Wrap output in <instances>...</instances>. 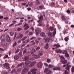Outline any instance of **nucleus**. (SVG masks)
<instances>
[{
	"instance_id": "obj_1",
	"label": "nucleus",
	"mask_w": 74,
	"mask_h": 74,
	"mask_svg": "<svg viewBox=\"0 0 74 74\" xmlns=\"http://www.w3.org/2000/svg\"><path fill=\"white\" fill-rule=\"evenodd\" d=\"M43 55V54L42 53L37 54L36 55H35L34 56V57L35 59H38L40 58V56H42Z\"/></svg>"
},
{
	"instance_id": "obj_2",
	"label": "nucleus",
	"mask_w": 74,
	"mask_h": 74,
	"mask_svg": "<svg viewBox=\"0 0 74 74\" xmlns=\"http://www.w3.org/2000/svg\"><path fill=\"white\" fill-rule=\"evenodd\" d=\"M3 66L4 67L6 68V69L8 70L10 69V66H9V64L8 63H6L3 64Z\"/></svg>"
},
{
	"instance_id": "obj_3",
	"label": "nucleus",
	"mask_w": 74,
	"mask_h": 74,
	"mask_svg": "<svg viewBox=\"0 0 74 74\" xmlns=\"http://www.w3.org/2000/svg\"><path fill=\"white\" fill-rule=\"evenodd\" d=\"M26 51L27 53H30L32 50H31V49H25L23 52V54H25L26 53Z\"/></svg>"
},
{
	"instance_id": "obj_4",
	"label": "nucleus",
	"mask_w": 74,
	"mask_h": 74,
	"mask_svg": "<svg viewBox=\"0 0 74 74\" xmlns=\"http://www.w3.org/2000/svg\"><path fill=\"white\" fill-rule=\"evenodd\" d=\"M23 27H24V28H25L24 29L25 30H27V29H28L29 27V26H28V24L25 23L23 26Z\"/></svg>"
},
{
	"instance_id": "obj_5",
	"label": "nucleus",
	"mask_w": 74,
	"mask_h": 74,
	"mask_svg": "<svg viewBox=\"0 0 74 74\" xmlns=\"http://www.w3.org/2000/svg\"><path fill=\"white\" fill-rule=\"evenodd\" d=\"M50 30L51 31H53V30H54V31L53 33V34L54 35V36H55V35L56 34V29H53L52 27H50Z\"/></svg>"
},
{
	"instance_id": "obj_6",
	"label": "nucleus",
	"mask_w": 74,
	"mask_h": 74,
	"mask_svg": "<svg viewBox=\"0 0 74 74\" xmlns=\"http://www.w3.org/2000/svg\"><path fill=\"white\" fill-rule=\"evenodd\" d=\"M29 68H25L23 70L22 72L24 73H26L28 72V71H29Z\"/></svg>"
},
{
	"instance_id": "obj_7",
	"label": "nucleus",
	"mask_w": 74,
	"mask_h": 74,
	"mask_svg": "<svg viewBox=\"0 0 74 74\" xmlns=\"http://www.w3.org/2000/svg\"><path fill=\"white\" fill-rule=\"evenodd\" d=\"M37 67L39 68H41L42 66V63L41 62H39L37 64Z\"/></svg>"
},
{
	"instance_id": "obj_8",
	"label": "nucleus",
	"mask_w": 74,
	"mask_h": 74,
	"mask_svg": "<svg viewBox=\"0 0 74 74\" xmlns=\"http://www.w3.org/2000/svg\"><path fill=\"white\" fill-rule=\"evenodd\" d=\"M0 40L1 41H5V36L2 35L0 37Z\"/></svg>"
},
{
	"instance_id": "obj_9",
	"label": "nucleus",
	"mask_w": 74,
	"mask_h": 74,
	"mask_svg": "<svg viewBox=\"0 0 74 74\" xmlns=\"http://www.w3.org/2000/svg\"><path fill=\"white\" fill-rule=\"evenodd\" d=\"M43 18V17L42 16H41L39 18V21H37V22H38V23H40L41 22H42V18Z\"/></svg>"
},
{
	"instance_id": "obj_10",
	"label": "nucleus",
	"mask_w": 74,
	"mask_h": 74,
	"mask_svg": "<svg viewBox=\"0 0 74 74\" xmlns=\"http://www.w3.org/2000/svg\"><path fill=\"white\" fill-rule=\"evenodd\" d=\"M34 52H36V50H35V49H32L31 53V55H32V56H34L35 55Z\"/></svg>"
},
{
	"instance_id": "obj_11",
	"label": "nucleus",
	"mask_w": 74,
	"mask_h": 74,
	"mask_svg": "<svg viewBox=\"0 0 74 74\" xmlns=\"http://www.w3.org/2000/svg\"><path fill=\"white\" fill-rule=\"evenodd\" d=\"M32 63L31 61L27 60L25 62V64L26 66L29 65L30 64Z\"/></svg>"
},
{
	"instance_id": "obj_12",
	"label": "nucleus",
	"mask_w": 74,
	"mask_h": 74,
	"mask_svg": "<svg viewBox=\"0 0 74 74\" xmlns=\"http://www.w3.org/2000/svg\"><path fill=\"white\" fill-rule=\"evenodd\" d=\"M37 61H34L32 62L29 65V67H32L36 64V63Z\"/></svg>"
},
{
	"instance_id": "obj_13",
	"label": "nucleus",
	"mask_w": 74,
	"mask_h": 74,
	"mask_svg": "<svg viewBox=\"0 0 74 74\" xmlns=\"http://www.w3.org/2000/svg\"><path fill=\"white\" fill-rule=\"evenodd\" d=\"M1 44L3 46H5L7 45V42L5 41V40L1 41Z\"/></svg>"
},
{
	"instance_id": "obj_14",
	"label": "nucleus",
	"mask_w": 74,
	"mask_h": 74,
	"mask_svg": "<svg viewBox=\"0 0 74 74\" xmlns=\"http://www.w3.org/2000/svg\"><path fill=\"white\" fill-rule=\"evenodd\" d=\"M18 35H19V36L16 37V38H22L23 36V34L21 33H19L18 34Z\"/></svg>"
},
{
	"instance_id": "obj_15",
	"label": "nucleus",
	"mask_w": 74,
	"mask_h": 74,
	"mask_svg": "<svg viewBox=\"0 0 74 74\" xmlns=\"http://www.w3.org/2000/svg\"><path fill=\"white\" fill-rule=\"evenodd\" d=\"M35 32H36V36L38 35V34L41 32V31L39 29H36L35 30Z\"/></svg>"
},
{
	"instance_id": "obj_16",
	"label": "nucleus",
	"mask_w": 74,
	"mask_h": 74,
	"mask_svg": "<svg viewBox=\"0 0 74 74\" xmlns=\"http://www.w3.org/2000/svg\"><path fill=\"white\" fill-rule=\"evenodd\" d=\"M37 69H31L30 71L32 73H35L36 71H37Z\"/></svg>"
},
{
	"instance_id": "obj_17",
	"label": "nucleus",
	"mask_w": 74,
	"mask_h": 74,
	"mask_svg": "<svg viewBox=\"0 0 74 74\" xmlns=\"http://www.w3.org/2000/svg\"><path fill=\"white\" fill-rule=\"evenodd\" d=\"M40 36L42 37H44L45 36V34L44 32H42L40 34Z\"/></svg>"
},
{
	"instance_id": "obj_18",
	"label": "nucleus",
	"mask_w": 74,
	"mask_h": 74,
	"mask_svg": "<svg viewBox=\"0 0 74 74\" xmlns=\"http://www.w3.org/2000/svg\"><path fill=\"white\" fill-rule=\"evenodd\" d=\"M6 40L7 42H10V41H11V39H10V37H9V36H7Z\"/></svg>"
},
{
	"instance_id": "obj_19",
	"label": "nucleus",
	"mask_w": 74,
	"mask_h": 74,
	"mask_svg": "<svg viewBox=\"0 0 74 74\" xmlns=\"http://www.w3.org/2000/svg\"><path fill=\"white\" fill-rule=\"evenodd\" d=\"M49 48V44L48 43H47L46 44L45 46V49H48Z\"/></svg>"
},
{
	"instance_id": "obj_20",
	"label": "nucleus",
	"mask_w": 74,
	"mask_h": 74,
	"mask_svg": "<svg viewBox=\"0 0 74 74\" xmlns=\"http://www.w3.org/2000/svg\"><path fill=\"white\" fill-rule=\"evenodd\" d=\"M24 64H25V63H24V62H22L18 64L17 66L18 67H19V66H22V65H24Z\"/></svg>"
},
{
	"instance_id": "obj_21",
	"label": "nucleus",
	"mask_w": 74,
	"mask_h": 74,
	"mask_svg": "<svg viewBox=\"0 0 74 74\" xmlns=\"http://www.w3.org/2000/svg\"><path fill=\"white\" fill-rule=\"evenodd\" d=\"M53 46L56 47V48H59L60 47V46L59 45L56 44L54 45Z\"/></svg>"
},
{
	"instance_id": "obj_22",
	"label": "nucleus",
	"mask_w": 74,
	"mask_h": 74,
	"mask_svg": "<svg viewBox=\"0 0 74 74\" xmlns=\"http://www.w3.org/2000/svg\"><path fill=\"white\" fill-rule=\"evenodd\" d=\"M49 71H49V70H48V68H46L45 69L44 73H46L47 72V73H49Z\"/></svg>"
},
{
	"instance_id": "obj_23",
	"label": "nucleus",
	"mask_w": 74,
	"mask_h": 74,
	"mask_svg": "<svg viewBox=\"0 0 74 74\" xmlns=\"http://www.w3.org/2000/svg\"><path fill=\"white\" fill-rule=\"evenodd\" d=\"M49 42V38H47L45 39V42Z\"/></svg>"
},
{
	"instance_id": "obj_24",
	"label": "nucleus",
	"mask_w": 74,
	"mask_h": 74,
	"mask_svg": "<svg viewBox=\"0 0 74 74\" xmlns=\"http://www.w3.org/2000/svg\"><path fill=\"white\" fill-rule=\"evenodd\" d=\"M67 63V61L66 60H64L62 62V64H66Z\"/></svg>"
},
{
	"instance_id": "obj_25",
	"label": "nucleus",
	"mask_w": 74,
	"mask_h": 74,
	"mask_svg": "<svg viewBox=\"0 0 74 74\" xmlns=\"http://www.w3.org/2000/svg\"><path fill=\"white\" fill-rule=\"evenodd\" d=\"M53 70H59L60 69L59 67H56L53 68Z\"/></svg>"
},
{
	"instance_id": "obj_26",
	"label": "nucleus",
	"mask_w": 74,
	"mask_h": 74,
	"mask_svg": "<svg viewBox=\"0 0 74 74\" xmlns=\"http://www.w3.org/2000/svg\"><path fill=\"white\" fill-rule=\"evenodd\" d=\"M30 41V40L28 39L27 40H25L23 42V43H27V42H29Z\"/></svg>"
},
{
	"instance_id": "obj_27",
	"label": "nucleus",
	"mask_w": 74,
	"mask_h": 74,
	"mask_svg": "<svg viewBox=\"0 0 74 74\" xmlns=\"http://www.w3.org/2000/svg\"><path fill=\"white\" fill-rule=\"evenodd\" d=\"M27 38V36H25L24 37H23L21 39V40L22 41H24L25 39H26Z\"/></svg>"
},
{
	"instance_id": "obj_28",
	"label": "nucleus",
	"mask_w": 74,
	"mask_h": 74,
	"mask_svg": "<svg viewBox=\"0 0 74 74\" xmlns=\"http://www.w3.org/2000/svg\"><path fill=\"white\" fill-rule=\"evenodd\" d=\"M14 59L15 60H18L19 59V57L17 56H15L14 57Z\"/></svg>"
},
{
	"instance_id": "obj_29",
	"label": "nucleus",
	"mask_w": 74,
	"mask_h": 74,
	"mask_svg": "<svg viewBox=\"0 0 74 74\" xmlns=\"http://www.w3.org/2000/svg\"><path fill=\"white\" fill-rule=\"evenodd\" d=\"M18 56H19V57H20V58H21V57H22V52L20 53L18 55Z\"/></svg>"
},
{
	"instance_id": "obj_30",
	"label": "nucleus",
	"mask_w": 74,
	"mask_h": 74,
	"mask_svg": "<svg viewBox=\"0 0 74 74\" xmlns=\"http://www.w3.org/2000/svg\"><path fill=\"white\" fill-rule=\"evenodd\" d=\"M54 66L52 65H49V68H51V69H52V68H53L54 67Z\"/></svg>"
},
{
	"instance_id": "obj_31",
	"label": "nucleus",
	"mask_w": 74,
	"mask_h": 74,
	"mask_svg": "<svg viewBox=\"0 0 74 74\" xmlns=\"http://www.w3.org/2000/svg\"><path fill=\"white\" fill-rule=\"evenodd\" d=\"M39 8L41 9H45V8H44V6L42 5H40L39 6Z\"/></svg>"
},
{
	"instance_id": "obj_32",
	"label": "nucleus",
	"mask_w": 74,
	"mask_h": 74,
	"mask_svg": "<svg viewBox=\"0 0 74 74\" xmlns=\"http://www.w3.org/2000/svg\"><path fill=\"white\" fill-rule=\"evenodd\" d=\"M67 52V51L66 50H64L62 51V53L63 54H66Z\"/></svg>"
},
{
	"instance_id": "obj_33",
	"label": "nucleus",
	"mask_w": 74,
	"mask_h": 74,
	"mask_svg": "<svg viewBox=\"0 0 74 74\" xmlns=\"http://www.w3.org/2000/svg\"><path fill=\"white\" fill-rule=\"evenodd\" d=\"M52 34L51 32H49L48 33V36H55V35H53V36H52Z\"/></svg>"
},
{
	"instance_id": "obj_34",
	"label": "nucleus",
	"mask_w": 74,
	"mask_h": 74,
	"mask_svg": "<svg viewBox=\"0 0 74 74\" xmlns=\"http://www.w3.org/2000/svg\"><path fill=\"white\" fill-rule=\"evenodd\" d=\"M71 71L72 73H74V66H73L71 68Z\"/></svg>"
},
{
	"instance_id": "obj_35",
	"label": "nucleus",
	"mask_w": 74,
	"mask_h": 74,
	"mask_svg": "<svg viewBox=\"0 0 74 74\" xmlns=\"http://www.w3.org/2000/svg\"><path fill=\"white\" fill-rule=\"evenodd\" d=\"M33 5V2H31L29 4V6L30 7H32Z\"/></svg>"
},
{
	"instance_id": "obj_36",
	"label": "nucleus",
	"mask_w": 74,
	"mask_h": 74,
	"mask_svg": "<svg viewBox=\"0 0 74 74\" xmlns=\"http://www.w3.org/2000/svg\"><path fill=\"white\" fill-rule=\"evenodd\" d=\"M17 45V43H16V41L14 43L13 46V47H15L16 45Z\"/></svg>"
},
{
	"instance_id": "obj_37",
	"label": "nucleus",
	"mask_w": 74,
	"mask_h": 74,
	"mask_svg": "<svg viewBox=\"0 0 74 74\" xmlns=\"http://www.w3.org/2000/svg\"><path fill=\"white\" fill-rule=\"evenodd\" d=\"M47 63H50V62H51V59L48 58L47 59Z\"/></svg>"
},
{
	"instance_id": "obj_38",
	"label": "nucleus",
	"mask_w": 74,
	"mask_h": 74,
	"mask_svg": "<svg viewBox=\"0 0 74 74\" xmlns=\"http://www.w3.org/2000/svg\"><path fill=\"white\" fill-rule=\"evenodd\" d=\"M10 34L11 36H12L14 35V32H10Z\"/></svg>"
},
{
	"instance_id": "obj_39",
	"label": "nucleus",
	"mask_w": 74,
	"mask_h": 74,
	"mask_svg": "<svg viewBox=\"0 0 74 74\" xmlns=\"http://www.w3.org/2000/svg\"><path fill=\"white\" fill-rule=\"evenodd\" d=\"M64 40H65V41H67L69 40V38L67 37H66L65 38Z\"/></svg>"
},
{
	"instance_id": "obj_40",
	"label": "nucleus",
	"mask_w": 74,
	"mask_h": 74,
	"mask_svg": "<svg viewBox=\"0 0 74 74\" xmlns=\"http://www.w3.org/2000/svg\"><path fill=\"white\" fill-rule=\"evenodd\" d=\"M62 20H63L64 21V20H66V18H65L64 16H62Z\"/></svg>"
},
{
	"instance_id": "obj_41",
	"label": "nucleus",
	"mask_w": 74,
	"mask_h": 74,
	"mask_svg": "<svg viewBox=\"0 0 74 74\" xmlns=\"http://www.w3.org/2000/svg\"><path fill=\"white\" fill-rule=\"evenodd\" d=\"M24 59L25 60H27V59H29V57L27 56L25 57L24 58Z\"/></svg>"
},
{
	"instance_id": "obj_42",
	"label": "nucleus",
	"mask_w": 74,
	"mask_h": 74,
	"mask_svg": "<svg viewBox=\"0 0 74 74\" xmlns=\"http://www.w3.org/2000/svg\"><path fill=\"white\" fill-rule=\"evenodd\" d=\"M56 53H59V51H60V52H62V51L60 49H59V51L58 50H56Z\"/></svg>"
},
{
	"instance_id": "obj_43",
	"label": "nucleus",
	"mask_w": 74,
	"mask_h": 74,
	"mask_svg": "<svg viewBox=\"0 0 74 74\" xmlns=\"http://www.w3.org/2000/svg\"><path fill=\"white\" fill-rule=\"evenodd\" d=\"M17 30L19 32V31H21V30H22V29L21 28H17Z\"/></svg>"
},
{
	"instance_id": "obj_44",
	"label": "nucleus",
	"mask_w": 74,
	"mask_h": 74,
	"mask_svg": "<svg viewBox=\"0 0 74 74\" xmlns=\"http://www.w3.org/2000/svg\"><path fill=\"white\" fill-rule=\"evenodd\" d=\"M40 49V47L38 46L37 47V48H36V51H37V49Z\"/></svg>"
},
{
	"instance_id": "obj_45",
	"label": "nucleus",
	"mask_w": 74,
	"mask_h": 74,
	"mask_svg": "<svg viewBox=\"0 0 74 74\" xmlns=\"http://www.w3.org/2000/svg\"><path fill=\"white\" fill-rule=\"evenodd\" d=\"M66 70H67L69 71V70H70V68H69V67H68V66H67L66 67Z\"/></svg>"
},
{
	"instance_id": "obj_46",
	"label": "nucleus",
	"mask_w": 74,
	"mask_h": 74,
	"mask_svg": "<svg viewBox=\"0 0 74 74\" xmlns=\"http://www.w3.org/2000/svg\"><path fill=\"white\" fill-rule=\"evenodd\" d=\"M35 42L36 44H38V43H39V41L37 40H35Z\"/></svg>"
},
{
	"instance_id": "obj_47",
	"label": "nucleus",
	"mask_w": 74,
	"mask_h": 74,
	"mask_svg": "<svg viewBox=\"0 0 74 74\" xmlns=\"http://www.w3.org/2000/svg\"><path fill=\"white\" fill-rule=\"evenodd\" d=\"M65 56L66 58H68L69 56V55L66 53L65 54Z\"/></svg>"
},
{
	"instance_id": "obj_48",
	"label": "nucleus",
	"mask_w": 74,
	"mask_h": 74,
	"mask_svg": "<svg viewBox=\"0 0 74 74\" xmlns=\"http://www.w3.org/2000/svg\"><path fill=\"white\" fill-rule=\"evenodd\" d=\"M14 24H15V23H12L11 24H10L9 25V27H11V26H13V25H14Z\"/></svg>"
},
{
	"instance_id": "obj_49",
	"label": "nucleus",
	"mask_w": 74,
	"mask_h": 74,
	"mask_svg": "<svg viewBox=\"0 0 74 74\" xmlns=\"http://www.w3.org/2000/svg\"><path fill=\"white\" fill-rule=\"evenodd\" d=\"M15 69H13V70L11 72L12 73H14V72H15Z\"/></svg>"
},
{
	"instance_id": "obj_50",
	"label": "nucleus",
	"mask_w": 74,
	"mask_h": 74,
	"mask_svg": "<svg viewBox=\"0 0 74 74\" xmlns=\"http://www.w3.org/2000/svg\"><path fill=\"white\" fill-rule=\"evenodd\" d=\"M31 30H32V31H34V28H33V27H31Z\"/></svg>"
},
{
	"instance_id": "obj_51",
	"label": "nucleus",
	"mask_w": 74,
	"mask_h": 74,
	"mask_svg": "<svg viewBox=\"0 0 74 74\" xmlns=\"http://www.w3.org/2000/svg\"><path fill=\"white\" fill-rule=\"evenodd\" d=\"M21 70H22L21 68H19L18 69V71L19 72L21 71Z\"/></svg>"
},
{
	"instance_id": "obj_52",
	"label": "nucleus",
	"mask_w": 74,
	"mask_h": 74,
	"mask_svg": "<svg viewBox=\"0 0 74 74\" xmlns=\"http://www.w3.org/2000/svg\"><path fill=\"white\" fill-rule=\"evenodd\" d=\"M68 74V71L67 70H65V74Z\"/></svg>"
},
{
	"instance_id": "obj_53",
	"label": "nucleus",
	"mask_w": 74,
	"mask_h": 74,
	"mask_svg": "<svg viewBox=\"0 0 74 74\" xmlns=\"http://www.w3.org/2000/svg\"><path fill=\"white\" fill-rule=\"evenodd\" d=\"M35 38V37H33L30 38V40H33Z\"/></svg>"
},
{
	"instance_id": "obj_54",
	"label": "nucleus",
	"mask_w": 74,
	"mask_h": 74,
	"mask_svg": "<svg viewBox=\"0 0 74 74\" xmlns=\"http://www.w3.org/2000/svg\"><path fill=\"white\" fill-rule=\"evenodd\" d=\"M22 46H20L18 47V49H22Z\"/></svg>"
},
{
	"instance_id": "obj_55",
	"label": "nucleus",
	"mask_w": 74,
	"mask_h": 74,
	"mask_svg": "<svg viewBox=\"0 0 74 74\" xmlns=\"http://www.w3.org/2000/svg\"><path fill=\"white\" fill-rule=\"evenodd\" d=\"M33 34V32H31L29 33V35H32V34Z\"/></svg>"
},
{
	"instance_id": "obj_56",
	"label": "nucleus",
	"mask_w": 74,
	"mask_h": 74,
	"mask_svg": "<svg viewBox=\"0 0 74 74\" xmlns=\"http://www.w3.org/2000/svg\"><path fill=\"white\" fill-rule=\"evenodd\" d=\"M26 4L25 3H21V5H25Z\"/></svg>"
},
{
	"instance_id": "obj_57",
	"label": "nucleus",
	"mask_w": 74,
	"mask_h": 74,
	"mask_svg": "<svg viewBox=\"0 0 74 74\" xmlns=\"http://www.w3.org/2000/svg\"><path fill=\"white\" fill-rule=\"evenodd\" d=\"M19 51H20V50L19 49L17 50L15 52V53H18V52H19Z\"/></svg>"
},
{
	"instance_id": "obj_58",
	"label": "nucleus",
	"mask_w": 74,
	"mask_h": 74,
	"mask_svg": "<svg viewBox=\"0 0 74 74\" xmlns=\"http://www.w3.org/2000/svg\"><path fill=\"white\" fill-rule=\"evenodd\" d=\"M17 35V34L16 33H15L14 36V39L15 38V37H16V36Z\"/></svg>"
},
{
	"instance_id": "obj_59",
	"label": "nucleus",
	"mask_w": 74,
	"mask_h": 74,
	"mask_svg": "<svg viewBox=\"0 0 74 74\" xmlns=\"http://www.w3.org/2000/svg\"><path fill=\"white\" fill-rule=\"evenodd\" d=\"M70 10H66V12H67V13H70Z\"/></svg>"
},
{
	"instance_id": "obj_60",
	"label": "nucleus",
	"mask_w": 74,
	"mask_h": 74,
	"mask_svg": "<svg viewBox=\"0 0 74 74\" xmlns=\"http://www.w3.org/2000/svg\"><path fill=\"white\" fill-rule=\"evenodd\" d=\"M60 58H62V59H65V58H64L63 56H61Z\"/></svg>"
},
{
	"instance_id": "obj_61",
	"label": "nucleus",
	"mask_w": 74,
	"mask_h": 74,
	"mask_svg": "<svg viewBox=\"0 0 74 74\" xmlns=\"http://www.w3.org/2000/svg\"><path fill=\"white\" fill-rule=\"evenodd\" d=\"M22 23H20L17 24V26H20L21 25H22Z\"/></svg>"
},
{
	"instance_id": "obj_62",
	"label": "nucleus",
	"mask_w": 74,
	"mask_h": 74,
	"mask_svg": "<svg viewBox=\"0 0 74 74\" xmlns=\"http://www.w3.org/2000/svg\"><path fill=\"white\" fill-rule=\"evenodd\" d=\"M68 67H71V66L70 65H66Z\"/></svg>"
},
{
	"instance_id": "obj_63",
	"label": "nucleus",
	"mask_w": 74,
	"mask_h": 74,
	"mask_svg": "<svg viewBox=\"0 0 74 74\" xmlns=\"http://www.w3.org/2000/svg\"><path fill=\"white\" fill-rule=\"evenodd\" d=\"M33 20H29V23L32 22H33Z\"/></svg>"
},
{
	"instance_id": "obj_64",
	"label": "nucleus",
	"mask_w": 74,
	"mask_h": 74,
	"mask_svg": "<svg viewBox=\"0 0 74 74\" xmlns=\"http://www.w3.org/2000/svg\"><path fill=\"white\" fill-rule=\"evenodd\" d=\"M27 74H32L31 73L30 71H29L27 73Z\"/></svg>"
}]
</instances>
